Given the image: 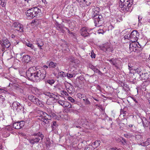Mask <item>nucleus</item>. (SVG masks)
<instances>
[{
	"instance_id": "58836bf2",
	"label": "nucleus",
	"mask_w": 150,
	"mask_h": 150,
	"mask_svg": "<svg viewBox=\"0 0 150 150\" xmlns=\"http://www.w3.org/2000/svg\"><path fill=\"white\" fill-rule=\"evenodd\" d=\"M4 100V98L2 96H0V103H2Z\"/></svg>"
},
{
	"instance_id": "bb28decb",
	"label": "nucleus",
	"mask_w": 150,
	"mask_h": 150,
	"mask_svg": "<svg viewBox=\"0 0 150 150\" xmlns=\"http://www.w3.org/2000/svg\"><path fill=\"white\" fill-rule=\"evenodd\" d=\"M44 94L47 96H49V97H55L56 95L53 93H50L47 92L45 93Z\"/></svg>"
},
{
	"instance_id": "a878e982",
	"label": "nucleus",
	"mask_w": 150,
	"mask_h": 150,
	"mask_svg": "<svg viewBox=\"0 0 150 150\" xmlns=\"http://www.w3.org/2000/svg\"><path fill=\"white\" fill-rule=\"evenodd\" d=\"M56 64L52 62H50L49 65V67L50 68H54L56 66Z\"/></svg>"
},
{
	"instance_id": "c85d7f7f",
	"label": "nucleus",
	"mask_w": 150,
	"mask_h": 150,
	"mask_svg": "<svg viewBox=\"0 0 150 150\" xmlns=\"http://www.w3.org/2000/svg\"><path fill=\"white\" fill-rule=\"evenodd\" d=\"M55 81L54 80H47L46 81V83H48L49 84H50L51 85H52L54 83Z\"/></svg>"
},
{
	"instance_id": "de8ad7c7",
	"label": "nucleus",
	"mask_w": 150,
	"mask_h": 150,
	"mask_svg": "<svg viewBox=\"0 0 150 150\" xmlns=\"http://www.w3.org/2000/svg\"><path fill=\"white\" fill-rule=\"evenodd\" d=\"M42 1L43 3H44L45 4H46L47 3V2L46 0H42Z\"/></svg>"
},
{
	"instance_id": "13d9d810",
	"label": "nucleus",
	"mask_w": 150,
	"mask_h": 150,
	"mask_svg": "<svg viewBox=\"0 0 150 150\" xmlns=\"http://www.w3.org/2000/svg\"><path fill=\"white\" fill-rule=\"evenodd\" d=\"M100 88V87L99 86H97V88L99 89Z\"/></svg>"
},
{
	"instance_id": "72a5a7b5",
	"label": "nucleus",
	"mask_w": 150,
	"mask_h": 150,
	"mask_svg": "<svg viewBox=\"0 0 150 150\" xmlns=\"http://www.w3.org/2000/svg\"><path fill=\"white\" fill-rule=\"evenodd\" d=\"M5 129L9 131H11L12 130L13 127L11 126H8L6 127Z\"/></svg>"
},
{
	"instance_id": "e2e57ef3",
	"label": "nucleus",
	"mask_w": 150,
	"mask_h": 150,
	"mask_svg": "<svg viewBox=\"0 0 150 150\" xmlns=\"http://www.w3.org/2000/svg\"><path fill=\"white\" fill-rule=\"evenodd\" d=\"M2 148V146H0V149Z\"/></svg>"
},
{
	"instance_id": "1a4fd4ad",
	"label": "nucleus",
	"mask_w": 150,
	"mask_h": 150,
	"mask_svg": "<svg viewBox=\"0 0 150 150\" xmlns=\"http://www.w3.org/2000/svg\"><path fill=\"white\" fill-rule=\"evenodd\" d=\"M13 28L16 30L20 32H23V25L18 22H15L12 25Z\"/></svg>"
},
{
	"instance_id": "f257e3e1",
	"label": "nucleus",
	"mask_w": 150,
	"mask_h": 150,
	"mask_svg": "<svg viewBox=\"0 0 150 150\" xmlns=\"http://www.w3.org/2000/svg\"><path fill=\"white\" fill-rule=\"evenodd\" d=\"M46 71L43 69H37L36 67H33L28 69L26 72V75L29 80L34 82H39L43 80L45 77Z\"/></svg>"
},
{
	"instance_id": "3c124183",
	"label": "nucleus",
	"mask_w": 150,
	"mask_h": 150,
	"mask_svg": "<svg viewBox=\"0 0 150 150\" xmlns=\"http://www.w3.org/2000/svg\"><path fill=\"white\" fill-rule=\"evenodd\" d=\"M132 99L136 103H137V101L136 100L135 98H132Z\"/></svg>"
},
{
	"instance_id": "aec40b11",
	"label": "nucleus",
	"mask_w": 150,
	"mask_h": 150,
	"mask_svg": "<svg viewBox=\"0 0 150 150\" xmlns=\"http://www.w3.org/2000/svg\"><path fill=\"white\" fill-rule=\"evenodd\" d=\"M64 108H66L67 109L72 108V105H71L68 102L65 101L63 107Z\"/></svg>"
},
{
	"instance_id": "c9c22d12",
	"label": "nucleus",
	"mask_w": 150,
	"mask_h": 150,
	"mask_svg": "<svg viewBox=\"0 0 150 150\" xmlns=\"http://www.w3.org/2000/svg\"><path fill=\"white\" fill-rule=\"evenodd\" d=\"M16 88L17 90L19 91L20 93H23V90L21 88L19 87V86H16Z\"/></svg>"
},
{
	"instance_id": "7ed1b4c3",
	"label": "nucleus",
	"mask_w": 150,
	"mask_h": 150,
	"mask_svg": "<svg viewBox=\"0 0 150 150\" xmlns=\"http://www.w3.org/2000/svg\"><path fill=\"white\" fill-rule=\"evenodd\" d=\"M133 0H120L119 3L120 9L124 12L131 11V6Z\"/></svg>"
},
{
	"instance_id": "5701e85b",
	"label": "nucleus",
	"mask_w": 150,
	"mask_h": 150,
	"mask_svg": "<svg viewBox=\"0 0 150 150\" xmlns=\"http://www.w3.org/2000/svg\"><path fill=\"white\" fill-rule=\"evenodd\" d=\"M134 71L135 73H137V74H139L140 76H142L143 75V74L142 73V74H141V69L140 68H137L136 69H134Z\"/></svg>"
},
{
	"instance_id": "79ce46f5",
	"label": "nucleus",
	"mask_w": 150,
	"mask_h": 150,
	"mask_svg": "<svg viewBox=\"0 0 150 150\" xmlns=\"http://www.w3.org/2000/svg\"><path fill=\"white\" fill-rule=\"evenodd\" d=\"M72 108H69V111L70 112H74L75 110L74 109V106H72Z\"/></svg>"
},
{
	"instance_id": "8fccbe9b",
	"label": "nucleus",
	"mask_w": 150,
	"mask_h": 150,
	"mask_svg": "<svg viewBox=\"0 0 150 150\" xmlns=\"http://www.w3.org/2000/svg\"><path fill=\"white\" fill-rule=\"evenodd\" d=\"M134 73H135V72L134 71H129V74H132Z\"/></svg>"
},
{
	"instance_id": "338daca9",
	"label": "nucleus",
	"mask_w": 150,
	"mask_h": 150,
	"mask_svg": "<svg viewBox=\"0 0 150 150\" xmlns=\"http://www.w3.org/2000/svg\"><path fill=\"white\" fill-rule=\"evenodd\" d=\"M1 1V0H0V1Z\"/></svg>"
},
{
	"instance_id": "6e6552de",
	"label": "nucleus",
	"mask_w": 150,
	"mask_h": 150,
	"mask_svg": "<svg viewBox=\"0 0 150 150\" xmlns=\"http://www.w3.org/2000/svg\"><path fill=\"white\" fill-rule=\"evenodd\" d=\"M137 41H131L132 42L130 43L129 48L131 52L136 51L137 50V48L140 46L139 43Z\"/></svg>"
},
{
	"instance_id": "c756f323",
	"label": "nucleus",
	"mask_w": 150,
	"mask_h": 150,
	"mask_svg": "<svg viewBox=\"0 0 150 150\" xmlns=\"http://www.w3.org/2000/svg\"><path fill=\"white\" fill-rule=\"evenodd\" d=\"M100 144V142L99 140L96 141L93 143V144L95 145V147H97L99 146Z\"/></svg>"
},
{
	"instance_id": "a18cd8bd",
	"label": "nucleus",
	"mask_w": 150,
	"mask_h": 150,
	"mask_svg": "<svg viewBox=\"0 0 150 150\" xmlns=\"http://www.w3.org/2000/svg\"><path fill=\"white\" fill-rule=\"evenodd\" d=\"M104 32L105 31H104L102 29H99L98 30V33L103 34Z\"/></svg>"
},
{
	"instance_id": "9d476101",
	"label": "nucleus",
	"mask_w": 150,
	"mask_h": 150,
	"mask_svg": "<svg viewBox=\"0 0 150 150\" xmlns=\"http://www.w3.org/2000/svg\"><path fill=\"white\" fill-rule=\"evenodd\" d=\"M139 34L137 31L134 30L133 31L130 35L129 38L131 41H137Z\"/></svg>"
},
{
	"instance_id": "a211bd4d",
	"label": "nucleus",
	"mask_w": 150,
	"mask_h": 150,
	"mask_svg": "<svg viewBox=\"0 0 150 150\" xmlns=\"http://www.w3.org/2000/svg\"><path fill=\"white\" fill-rule=\"evenodd\" d=\"M56 97V96L54 97L53 96L49 97L47 100V103L48 105H50L53 103L54 102Z\"/></svg>"
},
{
	"instance_id": "2eb2a0df",
	"label": "nucleus",
	"mask_w": 150,
	"mask_h": 150,
	"mask_svg": "<svg viewBox=\"0 0 150 150\" xmlns=\"http://www.w3.org/2000/svg\"><path fill=\"white\" fill-rule=\"evenodd\" d=\"M108 60L110 62L111 64L114 65L115 67L117 68L118 67L119 65L118 63L120 62L118 60L116 59H112Z\"/></svg>"
},
{
	"instance_id": "4c0bfd02",
	"label": "nucleus",
	"mask_w": 150,
	"mask_h": 150,
	"mask_svg": "<svg viewBox=\"0 0 150 150\" xmlns=\"http://www.w3.org/2000/svg\"><path fill=\"white\" fill-rule=\"evenodd\" d=\"M68 99L72 103L75 102V100L71 97H68Z\"/></svg>"
},
{
	"instance_id": "864d4df0",
	"label": "nucleus",
	"mask_w": 150,
	"mask_h": 150,
	"mask_svg": "<svg viewBox=\"0 0 150 150\" xmlns=\"http://www.w3.org/2000/svg\"><path fill=\"white\" fill-rule=\"evenodd\" d=\"M48 66L46 65H44L43 67V68L47 69L48 68Z\"/></svg>"
},
{
	"instance_id": "e433bc0d",
	"label": "nucleus",
	"mask_w": 150,
	"mask_h": 150,
	"mask_svg": "<svg viewBox=\"0 0 150 150\" xmlns=\"http://www.w3.org/2000/svg\"><path fill=\"white\" fill-rule=\"evenodd\" d=\"M66 76H67L68 79H70L73 77V75L69 73H67Z\"/></svg>"
},
{
	"instance_id": "ea45409f",
	"label": "nucleus",
	"mask_w": 150,
	"mask_h": 150,
	"mask_svg": "<svg viewBox=\"0 0 150 150\" xmlns=\"http://www.w3.org/2000/svg\"><path fill=\"white\" fill-rule=\"evenodd\" d=\"M109 150H121L120 149L116 147H112L109 149Z\"/></svg>"
},
{
	"instance_id": "4be33fe9",
	"label": "nucleus",
	"mask_w": 150,
	"mask_h": 150,
	"mask_svg": "<svg viewBox=\"0 0 150 150\" xmlns=\"http://www.w3.org/2000/svg\"><path fill=\"white\" fill-rule=\"evenodd\" d=\"M33 136H37L40 137L41 139H42L44 136V135L42 134L41 133L39 132L36 133H34L32 134Z\"/></svg>"
},
{
	"instance_id": "09e8293b",
	"label": "nucleus",
	"mask_w": 150,
	"mask_h": 150,
	"mask_svg": "<svg viewBox=\"0 0 150 150\" xmlns=\"http://www.w3.org/2000/svg\"><path fill=\"white\" fill-rule=\"evenodd\" d=\"M56 124H57V123L56 122H53V127H54V126H55L56 125Z\"/></svg>"
},
{
	"instance_id": "dca6fc26",
	"label": "nucleus",
	"mask_w": 150,
	"mask_h": 150,
	"mask_svg": "<svg viewBox=\"0 0 150 150\" xmlns=\"http://www.w3.org/2000/svg\"><path fill=\"white\" fill-rule=\"evenodd\" d=\"M40 140V138L38 137L36 138H32L29 139V142L32 144H33L35 143H37L39 142Z\"/></svg>"
},
{
	"instance_id": "b1692460",
	"label": "nucleus",
	"mask_w": 150,
	"mask_h": 150,
	"mask_svg": "<svg viewBox=\"0 0 150 150\" xmlns=\"http://www.w3.org/2000/svg\"><path fill=\"white\" fill-rule=\"evenodd\" d=\"M150 144V138L147 139L146 142H143L142 143H141V145L143 146H146Z\"/></svg>"
},
{
	"instance_id": "ddd939ff",
	"label": "nucleus",
	"mask_w": 150,
	"mask_h": 150,
	"mask_svg": "<svg viewBox=\"0 0 150 150\" xmlns=\"http://www.w3.org/2000/svg\"><path fill=\"white\" fill-rule=\"evenodd\" d=\"M25 125L24 121H21L14 122L13 124V127L17 129H19L23 127Z\"/></svg>"
},
{
	"instance_id": "603ef678",
	"label": "nucleus",
	"mask_w": 150,
	"mask_h": 150,
	"mask_svg": "<svg viewBox=\"0 0 150 150\" xmlns=\"http://www.w3.org/2000/svg\"><path fill=\"white\" fill-rule=\"evenodd\" d=\"M15 37V36L14 35L12 34L11 35V37L12 38H13Z\"/></svg>"
},
{
	"instance_id": "2f4dec72",
	"label": "nucleus",
	"mask_w": 150,
	"mask_h": 150,
	"mask_svg": "<svg viewBox=\"0 0 150 150\" xmlns=\"http://www.w3.org/2000/svg\"><path fill=\"white\" fill-rule=\"evenodd\" d=\"M65 101L62 100H58V103L61 105L63 107L64 104L65 102Z\"/></svg>"
},
{
	"instance_id": "37998d69",
	"label": "nucleus",
	"mask_w": 150,
	"mask_h": 150,
	"mask_svg": "<svg viewBox=\"0 0 150 150\" xmlns=\"http://www.w3.org/2000/svg\"><path fill=\"white\" fill-rule=\"evenodd\" d=\"M0 92H1L5 93L7 92V89H2L1 88H0Z\"/></svg>"
},
{
	"instance_id": "f03ea898",
	"label": "nucleus",
	"mask_w": 150,
	"mask_h": 150,
	"mask_svg": "<svg viewBox=\"0 0 150 150\" xmlns=\"http://www.w3.org/2000/svg\"><path fill=\"white\" fill-rule=\"evenodd\" d=\"M37 112L38 114V116L40 117V119L45 124L49 122L48 120H50L52 117L57 120H59L61 117V116H57L53 111L50 109L48 110L49 115L40 110H38Z\"/></svg>"
},
{
	"instance_id": "bf43d9fd",
	"label": "nucleus",
	"mask_w": 150,
	"mask_h": 150,
	"mask_svg": "<svg viewBox=\"0 0 150 150\" xmlns=\"http://www.w3.org/2000/svg\"><path fill=\"white\" fill-rule=\"evenodd\" d=\"M94 100H96V101H98V100L97 99H96L95 98H94Z\"/></svg>"
},
{
	"instance_id": "0eeeda50",
	"label": "nucleus",
	"mask_w": 150,
	"mask_h": 150,
	"mask_svg": "<svg viewBox=\"0 0 150 150\" xmlns=\"http://www.w3.org/2000/svg\"><path fill=\"white\" fill-rule=\"evenodd\" d=\"M28 99L33 102L34 104H36L42 107L43 105L41 101H40L38 98L35 97L31 95H29L28 97Z\"/></svg>"
},
{
	"instance_id": "a19ab883",
	"label": "nucleus",
	"mask_w": 150,
	"mask_h": 150,
	"mask_svg": "<svg viewBox=\"0 0 150 150\" xmlns=\"http://www.w3.org/2000/svg\"><path fill=\"white\" fill-rule=\"evenodd\" d=\"M91 56L92 58H95L96 57V54L94 53L93 51L91 52Z\"/></svg>"
},
{
	"instance_id": "4468645a",
	"label": "nucleus",
	"mask_w": 150,
	"mask_h": 150,
	"mask_svg": "<svg viewBox=\"0 0 150 150\" xmlns=\"http://www.w3.org/2000/svg\"><path fill=\"white\" fill-rule=\"evenodd\" d=\"M91 30L86 27L83 28L81 30V35L84 37L88 36L89 35L88 32Z\"/></svg>"
},
{
	"instance_id": "f3484780",
	"label": "nucleus",
	"mask_w": 150,
	"mask_h": 150,
	"mask_svg": "<svg viewBox=\"0 0 150 150\" xmlns=\"http://www.w3.org/2000/svg\"><path fill=\"white\" fill-rule=\"evenodd\" d=\"M22 60L23 62H24L25 63H28L31 60V58L29 55H24Z\"/></svg>"
},
{
	"instance_id": "412c9836",
	"label": "nucleus",
	"mask_w": 150,
	"mask_h": 150,
	"mask_svg": "<svg viewBox=\"0 0 150 150\" xmlns=\"http://www.w3.org/2000/svg\"><path fill=\"white\" fill-rule=\"evenodd\" d=\"M36 44L38 46H42L44 44L42 40L38 38L36 40Z\"/></svg>"
},
{
	"instance_id": "f8f14e48",
	"label": "nucleus",
	"mask_w": 150,
	"mask_h": 150,
	"mask_svg": "<svg viewBox=\"0 0 150 150\" xmlns=\"http://www.w3.org/2000/svg\"><path fill=\"white\" fill-rule=\"evenodd\" d=\"M12 107L14 110H16L18 111H19L23 108V106L17 101H15L13 102Z\"/></svg>"
},
{
	"instance_id": "c03bdc74",
	"label": "nucleus",
	"mask_w": 150,
	"mask_h": 150,
	"mask_svg": "<svg viewBox=\"0 0 150 150\" xmlns=\"http://www.w3.org/2000/svg\"><path fill=\"white\" fill-rule=\"evenodd\" d=\"M130 35H126L124 37V38L125 39H128L129 40H130V38H129Z\"/></svg>"
},
{
	"instance_id": "393cba45",
	"label": "nucleus",
	"mask_w": 150,
	"mask_h": 150,
	"mask_svg": "<svg viewBox=\"0 0 150 150\" xmlns=\"http://www.w3.org/2000/svg\"><path fill=\"white\" fill-rule=\"evenodd\" d=\"M90 68L96 73H98L99 74L100 72L99 70H98L95 67H94L93 65H91L90 66Z\"/></svg>"
},
{
	"instance_id": "cd10ccee",
	"label": "nucleus",
	"mask_w": 150,
	"mask_h": 150,
	"mask_svg": "<svg viewBox=\"0 0 150 150\" xmlns=\"http://www.w3.org/2000/svg\"><path fill=\"white\" fill-rule=\"evenodd\" d=\"M58 76L61 77H64L66 76V74L63 71H60L58 73Z\"/></svg>"
},
{
	"instance_id": "39448f33",
	"label": "nucleus",
	"mask_w": 150,
	"mask_h": 150,
	"mask_svg": "<svg viewBox=\"0 0 150 150\" xmlns=\"http://www.w3.org/2000/svg\"><path fill=\"white\" fill-rule=\"evenodd\" d=\"M95 25L96 26L99 27L103 23L102 16L100 15H98L94 16Z\"/></svg>"
},
{
	"instance_id": "0e129e2a",
	"label": "nucleus",
	"mask_w": 150,
	"mask_h": 150,
	"mask_svg": "<svg viewBox=\"0 0 150 150\" xmlns=\"http://www.w3.org/2000/svg\"><path fill=\"white\" fill-rule=\"evenodd\" d=\"M138 19H139V18H138Z\"/></svg>"
},
{
	"instance_id": "9b49d317",
	"label": "nucleus",
	"mask_w": 150,
	"mask_h": 150,
	"mask_svg": "<svg viewBox=\"0 0 150 150\" xmlns=\"http://www.w3.org/2000/svg\"><path fill=\"white\" fill-rule=\"evenodd\" d=\"M0 44L3 47L6 48H8L11 45L9 41L6 37L3 38L2 41L0 42Z\"/></svg>"
},
{
	"instance_id": "5fc2aeb1",
	"label": "nucleus",
	"mask_w": 150,
	"mask_h": 150,
	"mask_svg": "<svg viewBox=\"0 0 150 150\" xmlns=\"http://www.w3.org/2000/svg\"><path fill=\"white\" fill-rule=\"evenodd\" d=\"M133 126V125L132 124H130L129 125V127H132Z\"/></svg>"
},
{
	"instance_id": "423d86ee",
	"label": "nucleus",
	"mask_w": 150,
	"mask_h": 150,
	"mask_svg": "<svg viewBox=\"0 0 150 150\" xmlns=\"http://www.w3.org/2000/svg\"><path fill=\"white\" fill-rule=\"evenodd\" d=\"M100 49L103 51L107 52H111L113 50V47L112 45L108 43L103 45Z\"/></svg>"
},
{
	"instance_id": "052dcab7",
	"label": "nucleus",
	"mask_w": 150,
	"mask_h": 150,
	"mask_svg": "<svg viewBox=\"0 0 150 150\" xmlns=\"http://www.w3.org/2000/svg\"><path fill=\"white\" fill-rule=\"evenodd\" d=\"M117 21H119L120 22V21H119L118 20V19H116Z\"/></svg>"
},
{
	"instance_id": "69168bd1",
	"label": "nucleus",
	"mask_w": 150,
	"mask_h": 150,
	"mask_svg": "<svg viewBox=\"0 0 150 150\" xmlns=\"http://www.w3.org/2000/svg\"><path fill=\"white\" fill-rule=\"evenodd\" d=\"M76 127H78V126H76Z\"/></svg>"
},
{
	"instance_id": "6e6d98bb",
	"label": "nucleus",
	"mask_w": 150,
	"mask_h": 150,
	"mask_svg": "<svg viewBox=\"0 0 150 150\" xmlns=\"http://www.w3.org/2000/svg\"><path fill=\"white\" fill-rule=\"evenodd\" d=\"M69 88H67V91H68V92H69V93H71V90H70V91H69Z\"/></svg>"
},
{
	"instance_id": "7c9ffc66",
	"label": "nucleus",
	"mask_w": 150,
	"mask_h": 150,
	"mask_svg": "<svg viewBox=\"0 0 150 150\" xmlns=\"http://www.w3.org/2000/svg\"><path fill=\"white\" fill-rule=\"evenodd\" d=\"M26 45L28 46L32 50L34 49V47L33 45L29 42H27L26 43Z\"/></svg>"
},
{
	"instance_id": "6ab92c4d",
	"label": "nucleus",
	"mask_w": 150,
	"mask_h": 150,
	"mask_svg": "<svg viewBox=\"0 0 150 150\" xmlns=\"http://www.w3.org/2000/svg\"><path fill=\"white\" fill-rule=\"evenodd\" d=\"M93 10L94 12L93 14L94 16L98 15H100L99 12L100 9L99 7H94V8H93Z\"/></svg>"
},
{
	"instance_id": "f704fd0d",
	"label": "nucleus",
	"mask_w": 150,
	"mask_h": 150,
	"mask_svg": "<svg viewBox=\"0 0 150 150\" xmlns=\"http://www.w3.org/2000/svg\"><path fill=\"white\" fill-rule=\"evenodd\" d=\"M6 4V1H1V3L0 5L2 7H5Z\"/></svg>"
},
{
	"instance_id": "4d7b16f0",
	"label": "nucleus",
	"mask_w": 150,
	"mask_h": 150,
	"mask_svg": "<svg viewBox=\"0 0 150 150\" xmlns=\"http://www.w3.org/2000/svg\"><path fill=\"white\" fill-rule=\"evenodd\" d=\"M38 47H39L40 49V50H42V46H38Z\"/></svg>"
},
{
	"instance_id": "473e14b6",
	"label": "nucleus",
	"mask_w": 150,
	"mask_h": 150,
	"mask_svg": "<svg viewBox=\"0 0 150 150\" xmlns=\"http://www.w3.org/2000/svg\"><path fill=\"white\" fill-rule=\"evenodd\" d=\"M128 65V69L129 71H134V69L133 68L132 66L131 65V64L129 63Z\"/></svg>"
},
{
	"instance_id": "680f3d73",
	"label": "nucleus",
	"mask_w": 150,
	"mask_h": 150,
	"mask_svg": "<svg viewBox=\"0 0 150 150\" xmlns=\"http://www.w3.org/2000/svg\"><path fill=\"white\" fill-rule=\"evenodd\" d=\"M20 55L21 56L22 55V53H20Z\"/></svg>"
},
{
	"instance_id": "20e7f679",
	"label": "nucleus",
	"mask_w": 150,
	"mask_h": 150,
	"mask_svg": "<svg viewBox=\"0 0 150 150\" xmlns=\"http://www.w3.org/2000/svg\"><path fill=\"white\" fill-rule=\"evenodd\" d=\"M41 11L40 9L35 7L28 10L26 13V14L28 18H32L39 15V13H40Z\"/></svg>"
},
{
	"instance_id": "49530a36",
	"label": "nucleus",
	"mask_w": 150,
	"mask_h": 150,
	"mask_svg": "<svg viewBox=\"0 0 150 150\" xmlns=\"http://www.w3.org/2000/svg\"><path fill=\"white\" fill-rule=\"evenodd\" d=\"M85 103L86 104H90V102L88 100L86 99L85 102Z\"/></svg>"
}]
</instances>
